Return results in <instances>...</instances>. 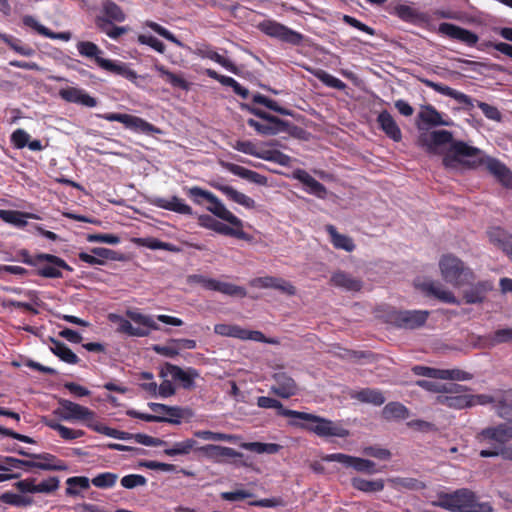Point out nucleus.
<instances>
[{
    "label": "nucleus",
    "instance_id": "obj_1",
    "mask_svg": "<svg viewBox=\"0 0 512 512\" xmlns=\"http://www.w3.org/2000/svg\"><path fill=\"white\" fill-rule=\"evenodd\" d=\"M437 495L438 499L432 505L451 512H493L490 503L479 502L476 494L467 488L452 493L439 492Z\"/></svg>",
    "mask_w": 512,
    "mask_h": 512
},
{
    "label": "nucleus",
    "instance_id": "obj_2",
    "mask_svg": "<svg viewBox=\"0 0 512 512\" xmlns=\"http://www.w3.org/2000/svg\"><path fill=\"white\" fill-rule=\"evenodd\" d=\"M77 50L81 56L93 58L96 64L106 71L122 76L132 82L138 78L136 71L131 69L128 64L101 57L103 51L93 42L80 41L77 43Z\"/></svg>",
    "mask_w": 512,
    "mask_h": 512
},
{
    "label": "nucleus",
    "instance_id": "obj_3",
    "mask_svg": "<svg viewBox=\"0 0 512 512\" xmlns=\"http://www.w3.org/2000/svg\"><path fill=\"white\" fill-rule=\"evenodd\" d=\"M286 414L293 415L294 418L297 419L305 420L307 423L299 424V426L313 432L319 437L345 438L350 434L349 430L344 428L339 422H334L327 418L300 411L286 412Z\"/></svg>",
    "mask_w": 512,
    "mask_h": 512
},
{
    "label": "nucleus",
    "instance_id": "obj_4",
    "mask_svg": "<svg viewBox=\"0 0 512 512\" xmlns=\"http://www.w3.org/2000/svg\"><path fill=\"white\" fill-rule=\"evenodd\" d=\"M128 319L117 317L119 320L118 331L131 337H147L152 330H158L156 320L146 314L137 311H127Z\"/></svg>",
    "mask_w": 512,
    "mask_h": 512
},
{
    "label": "nucleus",
    "instance_id": "obj_5",
    "mask_svg": "<svg viewBox=\"0 0 512 512\" xmlns=\"http://www.w3.org/2000/svg\"><path fill=\"white\" fill-rule=\"evenodd\" d=\"M443 279L455 287H461L474 279L473 272L452 255H445L439 262Z\"/></svg>",
    "mask_w": 512,
    "mask_h": 512
},
{
    "label": "nucleus",
    "instance_id": "obj_6",
    "mask_svg": "<svg viewBox=\"0 0 512 512\" xmlns=\"http://www.w3.org/2000/svg\"><path fill=\"white\" fill-rule=\"evenodd\" d=\"M486 155L479 149L468 145L463 141L452 142L449 153L443 158V164L446 167H452L454 161L466 159V163L477 168L484 163Z\"/></svg>",
    "mask_w": 512,
    "mask_h": 512
},
{
    "label": "nucleus",
    "instance_id": "obj_7",
    "mask_svg": "<svg viewBox=\"0 0 512 512\" xmlns=\"http://www.w3.org/2000/svg\"><path fill=\"white\" fill-rule=\"evenodd\" d=\"M188 284H198L202 288L209 291L220 292L229 296H246V290L242 286H237L232 283L222 282L213 278L206 277L202 274H191L187 276Z\"/></svg>",
    "mask_w": 512,
    "mask_h": 512
},
{
    "label": "nucleus",
    "instance_id": "obj_8",
    "mask_svg": "<svg viewBox=\"0 0 512 512\" xmlns=\"http://www.w3.org/2000/svg\"><path fill=\"white\" fill-rule=\"evenodd\" d=\"M429 314L427 310H393L388 314V319L398 328L413 330L422 327Z\"/></svg>",
    "mask_w": 512,
    "mask_h": 512
},
{
    "label": "nucleus",
    "instance_id": "obj_9",
    "mask_svg": "<svg viewBox=\"0 0 512 512\" xmlns=\"http://www.w3.org/2000/svg\"><path fill=\"white\" fill-rule=\"evenodd\" d=\"M99 118L105 119L110 122H120L127 129H130L135 132H141L144 134H153L160 133V129L152 125L151 123L145 121L144 119L130 115V114H122V113H105V114H97Z\"/></svg>",
    "mask_w": 512,
    "mask_h": 512
},
{
    "label": "nucleus",
    "instance_id": "obj_10",
    "mask_svg": "<svg viewBox=\"0 0 512 512\" xmlns=\"http://www.w3.org/2000/svg\"><path fill=\"white\" fill-rule=\"evenodd\" d=\"M259 29L270 37L277 38L292 45H299L304 39V36L301 33L272 20H265L261 22L259 24Z\"/></svg>",
    "mask_w": 512,
    "mask_h": 512
},
{
    "label": "nucleus",
    "instance_id": "obj_11",
    "mask_svg": "<svg viewBox=\"0 0 512 512\" xmlns=\"http://www.w3.org/2000/svg\"><path fill=\"white\" fill-rule=\"evenodd\" d=\"M38 259H40V266H36L37 275L44 278H62L61 269L70 272L73 270L62 258L52 254L39 253Z\"/></svg>",
    "mask_w": 512,
    "mask_h": 512
},
{
    "label": "nucleus",
    "instance_id": "obj_12",
    "mask_svg": "<svg viewBox=\"0 0 512 512\" xmlns=\"http://www.w3.org/2000/svg\"><path fill=\"white\" fill-rule=\"evenodd\" d=\"M58 403L60 408L54 413L58 414L65 421H88L95 418V413L85 406L67 399H59Z\"/></svg>",
    "mask_w": 512,
    "mask_h": 512
},
{
    "label": "nucleus",
    "instance_id": "obj_13",
    "mask_svg": "<svg viewBox=\"0 0 512 512\" xmlns=\"http://www.w3.org/2000/svg\"><path fill=\"white\" fill-rule=\"evenodd\" d=\"M199 225L201 227L211 229L219 234L225 235V236H231L235 237L241 240H248L249 235L242 230V228H233L230 227L216 219H214L212 216L203 214L198 217Z\"/></svg>",
    "mask_w": 512,
    "mask_h": 512
},
{
    "label": "nucleus",
    "instance_id": "obj_14",
    "mask_svg": "<svg viewBox=\"0 0 512 512\" xmlns=\"http://www.w3.org/2000/svg\"><path fill=\"white\" fill-rule=\"evenodd\" d=\"M478 435L481 441L493 443L497 447L502 446L512 439V422L485 428Z\"/></svg>",
    "mask_w": 512,
    "mask_h": 512
},
{
    "label": "nucleus",
    "instance_id": "obj_15",
    "mask_svg": "<svg viewBox=\"0 0 512 512\" xmlns=\"http://www.w3.org/2000/svg\"><path fill=\"white\" fill-rule=\"evenodd\" d=\"M161 377L170 375L174 381H180L184 389H192L195 387V378L199 377V373L194 368L186 370L171 363H166L160 373Z\"/></svg>",
    "mask_w": 512,
    "mask_h": 512
},
{
    "label": "nucleus",
    "instance_id": "obj_16",
    "mask_svg": "<svg viewBox=\"0 0 512 512\" xmlns=\"http://www.w3.org/2000/svg\"><path fill=\"white\" fill-rule=\"evenodd\" d=\"M420 81L428 88L433 89L435 92L442 94L444 96L453 98L455 101H457L459 104H462L464 108L466 109H472L474 107V101L473 99L466 95L463 92H460L456 89H453L447 85L434 82L432 80H429L427 78H422Z\"/></svg>",
    "mask_w": 512,
    "mask_h": 512
},
{
    "label": "nucleus",
    "instance_id": "obj_17",
    "mask_svg": "<svg viewBox=\"0 0 512 512\" xmlns=\"http://www.w3.org/2000/svg\"><path fill=\"white\" fill-rule=\"evenodd\" d=\"M274 384L271 391L281 398H290L297 394L298 386L295 380L286 372L280 370L272 376Z\"/></svg>",
    "mask_w": 512,
    "mask_h": 512
},
{
    "label": "nucleus",
    "instance_id": "obj_18",
    "mask_svg": "<svg viewBox=\"0 0 512 512\" xmlns=\"http://www.w3.org/2000/svg\"><path fill=\"white\" fill-rule=\"evenodd\" d=\"M439 32L467 46H474L479 39L474 32L448 22H443L439 25Z\"/></svg>",
    "mask_w": 512,
    "mask_h": 512
},
{
    "label": "nucleus",
    "instance_id": "obj_19",
    "mask_svg": "<svg viewBox=\"0 0 512 512\" xmlns=\"http://www.w3.org/2000/svg\"><path fill=\"white\" fill-rule=\"evenodd\" d=\"M193 53L200 58H207V59H210V60L218 63L219 65H221L222 67H224L225 69H227L228 71H230L234 74L238 73V68L231 60H229V59L223 57L222 55H220L219 53H217L212 48V46H210L208 44H204V43L197 44Z\"/></svg>",
    "mask_w": 512,
    "mask_h": 512
},
{
    "label": "nucleus",
    "instance_id": "obj_20",
    "mask_svg": "<svg viewBox=\"0 0 512 512\" xmlns=\"http://www.w3.org/2000/svg\"><path fill=\"white\" fill-rule=\"evenodd\" d=\"M487 170L506 188L512 187V172L498 159L486 156L484 163Z\"/></svg>",
    "mask_w": 512,
    "mask_h": 512
},
{
    "label": "nucleus",
    "instance_id": "obj_21",
    "mask_svg": "<svg viewBox=\"0 0 512 512\" xmlns=\"http://www.w3.org/2000/svg\"><path fill=\"white\" fill-rule=\"evenodd\" d=\"M59 96L69 103H76L86 107H95L96 98L87 94L83 89L76 87H66L59 90Z\"/></svg>",
    "mask_w": 512,
    "mask_h": 512
},
{
    "label": "nucleus",
    "instance_id": "obj_22",
    "mask_svg": "<svg viewBox=\"0 0 512 512\" xmlns=\"http://www.w3.org/2000/svg\"><path fill=\"white\" fill-rule=\"evenodd\" d=\"M453 135L447 130H435L429 134H421L419 143L421 146L426 147L427 151L432 153L435 148L447 143L452 144Z\"/></svg>",
    "mask_w": 512,
    "mask_h": 512
},
{
    "label": "nucleus",
    "instance_id": "obj_23",
    "mask_svg": "<svg viewBox=\"0 0 512 512\" xmlns=\"http://www.w3.org/2000/svg\"><path fill=\"white\" fill-rule=\"evenodd\" d=\"M208 202L210 203L206 209L214 214L216 217L228 222L234 227L242 228L243 222L237 216H235L231 211H229L225 205L212 193V198H209Z\"/></svg>",
    "mask_w": 512,
    "mask_h": 512
},
{
    "label": "nucleus",
    "instance_id": "obj_24",
    "mask_svg": "<svg viewBox=\"0 0 512 512\" xmlns=\"http://www.w3.org/2000/svg\"><path fill=\"white\" fill-rule=\"evenodd\" d=\"M418 287L427 295L433 296L441 302L448 304H458L453 293L443 287L439 282L427 281L418 285Z\"/></svg>",
    "mask_w": 512,
    "mask_h": 512
},
{
    "label": "nucleus",
    "instance_id": "obj_25",
    "mask_svg": "<svg viewBox=\"0 0 512 512\" xmlns=\"http://www.w3.org/2000/svg\"><path fill=\"white\" fill-rule=\"evenodd\" d=\"M247 124L254 128L258 134L264 136H274L281 132H288L293 135L294 131L298 130V127L292 124H288V126L273 125L272 122H259L253 118H249Z\"/></svg>",
    "mask_w": 512,
    "mask_h": 512
},
{
    "label": "nucleus",
    "instance_id": "obj_26",
    "mask_svg": "<svg viewBox=\"0 0 512 512\" xmlns=\"http://www.w3.org/2000/svg\"><path fill=\"white\" fill-rule=\"evenodd\" d=\"M151 203L158 208L169 210L178 214H193L192 208L177 196H172L170 199L155 197L152 199Z\"/></svg>",
    "mask_w": 512,
    "mask_h": 512
},
{
    "label": "nucleus",
    "instance_id": "obj_27",
    "mask_svg": "<svg viewBox=\"0 0 512 512\" xmlns=\"http://www.w3.org/2000/svg\"><path fill=\"white\" fill-rule=\"evenodd\" d=\"M377 122L382 131L393 141L399 142L402 139V133L394 120L393 116L386 110L379 113Z\"/></svg>",
    "mask_w": 512,
    "mask_h": 512
},
{
    "label": "nucleus",
    "instance_id": "obj_28",
    "mask_svg": "<svg viewBox=\"0 0 512 512\" xmlns=\"http://www.w3.org/2000/svg\"><path fill=\"white\" fill-rule=\"evenodd\" d=\"M330 282L335 287L349 292H357L362 288L361 280L343 271L333 273Z\"/></svg>",
    "mask_w": 512,
    "mask_h": 512
},
{
    "label": "nucleus",
    "instance_id": "obj_29",
    "mask_svg": "<svg viewBox=\"0 0 512 512\" xmlns=\"http://www.w3.org/2000/svg\"><path fill=\"white\" fill-rule=\"evenodd\" d=\"M24 25L31 27L37 31L40 35L50 39H58L63 41H69L72 37L69 31L65 32H53L49 28L39 23L33 16L27 15L23 18Z\"/></svg>",
    "mask_w": 512,
    "mask_h": 512
},
{
    "label": "nucleus",
    "instance_id": "obj_30",
    "mask_svg": "<svg viewBox=\"0 0 512 512\" xmlns=\"http://www.w3.org/2000/svg\"><path fill=\"white\" fill-rule=\"evenodd\" d=\"M492 289L493 283L491 281H480L477 284L472 285L470 288L465 290V301L468 304L481 303L485 299L486 294Z\"/></svg>",
    "mask_w": 512,
    "mask_h": 512
},
{
    "label": "nucleus",
    "instance_id": "obj_31",
    "mask_svg": "<svg viewBox=\"0 0 512 512\" xmlns=\"http://www.w3.org/2000/svg\"><path fill=\"white\" fill-rule=\"evenodd\" d=\"M199 451H201L204 455H206L208 458L213 459L215 461H220L222 458L226 457H243V454L236 451L235 449L231 447H225L220 445H213L208 444L205 446H202L199 448Z\"/></svg>",
    "mask_w": 512,
    "mask_h": 512
},
{
    "label": "nucleus",
    "instance_id": "obj_32",
    "mask_svg": "<svg viewBox=\"0 0 512 512\" xmlns=\"http://www.w3.org/2000/svg\"><path fill=\"white\" fill-rule=\"evenodd\" d=\"M294 176L307 187L308 193L313 194L319 198L325 197L327 193L325 186L314 177H312L308 172L305 170H297L294 173Z\"/></svg>",
    "mask_w": 512,
    "mask_h": 512
},
{
    "label": "nucleus",
    "instance_id": "obj_33",
    "mask_svg": "<svg viewBox=\"0 0 512 512\" xmlns=\"http://www.w3.org/2000/svg\"><path fill=\"white\" fill-rule=\"evenodd\" d=\"M490 242L501 248L512 259V236L500 227L491 228L488 231Z\"/></svg>",
    "mask_w": 512,
    "mask_h": 512
},
{
    "label": "nucleus",
    "instance_id": "obj_34",
    "mask_svg": "<svg viewBox=\"0 0 512 512\" xmlns=\"http://www.w3.org/2000/svg\"><path fill=\"white\" fill-rule=\"evenodd\" d=\"M49 340L52 343L50 346V351L61 361L68 364L79 363V357L64 342H61L52 337Z\"/></svg>",
    "mask_w": 512,
    "mask_h": 512
},
{
    "label": "nucleus",
    "instance_id": "obj_35",
    "mask_svg": "<svg viewBox=\"0 0 512 512\" xmlns=\"http://www.w3.org/2000/svg\"><path fill=\"white\" fill-rule=\"evenodd\" d=\"M215 188L226 195L231 201L242 205L247 209L255 208V201L251 197L237 191L232 186L217 184L215 185Z\"/></svg>",
    "mask_w": 512,
    "mask_h": 512
},
{
    "label": "nucleus",
    "instance_id": "obj_36",
    "mask_svg": "<svg viewBox=\"0 0 512 512\" xmlns=\"http://www.w3.org/2000/svg\"><path fill=\"white\" fill-rule=\"evenodd\" d=\"M226 169L230 171L232 174L239 176L249 182L258 184V185H265L267 183V178L255 171L249 170L243 166L234 164V163H227L225 165Z\"/></svg>",
    "mask_w": 512,
    "mask_h": 512
},
{
    "label": "nucleus",
    "instance_id": "obj_37",
    "mask_svg": "<svg viewBox=\"0 0 512 512\" xmlns=\"http://www.w3.org/2000/svg\"><path fill=\"white\" fill-rule=\"evenodd\" d=\"M110 20H107L105 16H96L95 17V25L96 27L103 33H105L109 38L116 40L123 34L129 31L128 27L125 26H115Z\"/></svg>",
    "mask_w": 512,
    "mask_h": 512
},
{
    "label": "nucleus",
    "instance_id": "obj_38",
    "mask_svg": "<svg viewBox=\"0 0 512 512\" xmlns=\"http://www.w3.org/2000/svg\"><path fill=\"white\" fill-rule=\"evenodd\" d=\"M382 416L387 421H398L409 418L410 412L400 402H389L382 409Z\"/></svg>",
    "mask_w": 512,
    "mask_h": 512
},
{
    "label": "nucleus",
    "instance_id": "obj_39",
    "mask_svg": "<svg viewBox=\"0 0 512 512\" xmlns=\"http://www.w3.org/2000/svg\"><path fill=\"white\" fill-rule=\"evenodd\" d=\"M351 398L362 403H368L375 406H381L385 402V397L378 389L363 388L351 394Z\"/></svg>",
    "mask_w": 512,
    "mask_h": 512
},
{
    "label": "nucleus",
    "instance_id": "obj_40",
    "mask_svg": "<svg viewBox=\"0 0 512 512\" xmlns=\"http://www.w3.org/2000/svg\"><path fill=\"white\" fill-rule=\"evenodd\" d=\"M351 485L354 489L364 493L381 492L385 487L383 479L366 480L361 477H354L351 479Z\"/></svg>",
    "mask_w": 512,
    "mask_h": 512
},
{
    "label": "nucleus",
    "instance_id": "obj_41",
    "mask_svg": "<svg viewBox=\"0 0 512 512\" xmlns=\"http://www.w3.org/2000/svg\"><path fill=\"white\" fill-rule=\"evenodd\" d=\"M437 404L444 405L452 409L470 408L469 394H457L455 396H436Z\"/></svg>",
    "mask_w": 512,
    "mask_h": 512
},
{
    "label": "nucleus",
    "instance_id": "obj_42",
    "mask_svg": "<svg viewBox=\"0 0 512 512\" xmlns=\"http://www.w3.org/2000/svg\"><path fill=\"white\" fill-rule=\"evenodd\" d=\"M326 231L331 237V242L333 246L337 249H342L347 252H352L355 248V244L353 240L343 234L338 233L337 229L333 225H327Z\"/></svg>",
    "mask_w": 512,
    "mask_h": 512
},
{
    "label": "nucleus",
    "instance_id": "obj_43",
    "mask_svg": "<svg viewBox=\"0 0 512 512\" xmlns=\"http://www.w3.org/2000/svg\"><path fill=\"white\" fill-rule=\"evenodd\" d=\"M306 70L328 87L340 91L344 90L347 87V85L342 80L334 77L325 70L318 68H307Z\"/></svg>",
    "mask_w": 512,
    "mask_h": 512
},
{
    "label": "nucleus",
    "instance_id": "obj_44",
    "mask_svg": "<svg viewBox=\"0 0 512 512\" xmlns=\"http://www.w3.org/2000/svg\"><path fill=\"white\" fill-rule=\"evenodd\" d=\"M28 218H37L33 214L16 211V210H0V219L6 223L13 224L17 227L27 225Z\"/></svg>",
    "mask_w": 512,
    "mask_h": 512
},
{
    "label": "nucleus",
    "instance_id": "obj_45",
    "mask_svg": "<svg viewBox=\"0 0 512 512\" xmlns=\"http://www.w3.org/2000/svg\"><path fill=\"white\" fill-rule=\"evenodd\" d=\"M0 39L5 44H7L12 50H14L16 53L22 56L31 57L35 54V50L31 46L22 44V41L20 39L14 38L11 35L1 33Z\"/></svg>",
    "mask_w": 512,
    "mask_h": 512
},
{
    "label": "nucleus",
    "instance_id": "obj_46",
    "mask_svg": "<svg viewBox=\"0 0 512 512\" xmlns=\"http://www.w3.org/2000/svg\"><path fill=\"white\" fill-rule=\"evenodd\" d=\"M240 108L262 119L264 122H272L273 125L288 126V124H290L289 122L284 121L277 116L271 115L266 111L260 108H256L248 103H241Z\"/></svg>",
    "mask_w": 512,
    "mask_h": 512
},
{
    "label": "nucleus",
    "instance_id": "obj_47",
    "mask_svg": "<svg viewBox=\"0 0 512 512\" xmlns=\"http://www.w3.org/2000/svg\"><path fill=\"white\" fill-rule=\"evenodd\" d=\"M98 16H105L111 22H123L126 18L123 10L113 1L107 0L102 4L101 14Z\"/></svg>",
    "mask_w": 512,
    "mask_h": 512
},
{
    "label": "nucleus",
    "instance_id": "obj_48",
    "mask_svg": "<svg viewBox=\"0 0 512 512\" xmlns=\"http://www.w3.org/2000/svg\"><path fill=\"white\" fill-rule=\"evenodd\" d=\"M418 117L423 122L433 125V126H438V125L449 126L450 125V122L443 120L442 115L431 105L426 106L418 114Z\"/></svg>",
    "mask_w": 512,
    "mask_h": 512
},
{
    "label": "nucleus",
    "instance_id": "obj_49",
    "mask_svg": "<svg viewBox=\"0 0 512 512\" xmlns=\"http://www.w3.org/2000/svg\"><path fill=\"white\" fill-rule=\"evenodd\" d=\"M242 447L257 454H276L281 449L279 444L262 442H247L243 443Z\"/></svg>",
    "mask_w": 512,
    "mask_h": 512
},
{
    "label": "nucleus",
    "instance_id": "obj_50",
    "mask_svg": "<svg viewBox=\"0 0 512 512\" xmlns=\"http://www.w3.org/2000/svg\"><path fill=\"white\" fill-rule=\"evenodd\" d=\"M197 444L194 439H186L181 442H176L170 448L164 450L165 455L173 457L177 455H188Z\"/></svg>",
    "mask_w": 512,
    "mask_h": 512
},
{
    "label": "nucleus",
    "instance_id": "obj_51",
    "mask_svg": "<svg viewBox=\"0 0 512 512\" xmlns=\"http://www.w3.org/2000/svg\"><path fill=\"white\" fill-rule=\"evenodd\" d=\"M257 405L260 408L276 409L278 411V415H281L284 417L294 418L293 415L286 414V412H296L295 410H290V409L284 408L282 403L279 400L271 398V397H267V396L258 397Z\"/></svg>",
    "mask_w": 512,
    "mask_h": 512
},
{
    "label": "nucleus",
    "instance_id": "obj_52",
    "mask_svg": "<svg viewBox=\"0 0 512 512\" xmlns=\"http://www.w3.org/2000/svg\"><path fill=\"white\" fill-rule=\"evenodd\" d=\"M252 100L254 103L264 105L266 108H268L274 112H277L281 115H286V116L293 115V112L291 110L279 106L275 100L270 99L260 93L254 94L252 97Z\"/></svg>",
    "mask_w": 512,
    "mask_h": 512
},
{
    "label": "nucleus",
    "instance_id": "obj_53",
    "mask_svg": "<svg viewBox=\"0 0 512 512\" xmlns=\"http://www.w3.org/2000/svg\"><path fill=\"white\" fill-rule=\"evenodd\" d=\"M89 427H91L94 431L106 435L108 437H112L119 440H132V434L125 431H120L114 428H110L106 425L97 423V424H89Z\"/></svg>",
    "mask_w": 512,
    "mask_h": 512
},
{
    "label": "nucleus",
    "instance_id": "obj_54",
    "mask_svg": "<svg viewBox=\"0 0 512 512\" xmlns=\"http://www.w3.org/2000/svg\"><path fill=\"white\" fill-rule=\"evenodd\" d=\"M496 410L498 415L512 422V394L505 393L500 399L497 400Z\"/></svg>",
    "mask_w": 512,
    "mask_h": 512
},
{
    "label": "nucleus",
    "instance_id": "obj_55",
    "mask_svg": "<svg viewBox=\"0 0 512 512\" xmlns=\"http://www.w3.org/2000/svg\"><path fill=\"white\" fill-rule=\"evenodd\" d=\"M487 346L494 347L502 343H512V327L498 329L486 337Z\"/></svg>",
    "mask_w": 512,
    "mask_h": 512
},
{
    "label": "nucleus",
    "instance_id": "obj_56",
    "mask_svg": "<svg viewBox=\"0 0 512 512\" xmlns=\"http://www.w3.org/2000/svg\"><path fill=\"white\" fill-rule=\"evenodd\" d=\"M0 501L16 507L30 506L33 504V499L31 497L15 494L12 492H5L1 494Z\"/></svg>",
    "mask_w": 512,
    "mask_h": 512
},
{
    "label": "nucleus",
    "instance_id": "obj_57",
    "mask_svg": "<svg viewBox=\"0 0 512 512\" xmlns=\"http://www.w3.org/2000/svg\"><path fill=\"white\" fill-rule=\"evenodd\" d=\"M214 332L221 336L233 337L242 340L244 329L238 325L216 324Z\"/></svg>",
    "mask_w": 512,
    "mask_h": 512
},
{
    "label": "nucleus",
    "instance_id": "obj_58",
    "mask_svg": "<svg viewBox=\"0 0 512 512\" xmlns=\"http://www.w3.org/2000/svg\"><path fill=\"white\" fill-rule=\"evenodd\" d=\"M118 479V475L112 472H104L96 475L91 483L97 488L107 489L113 487Z\"/></svg>",
    "mask_w": 512,
    "mask_h": 512
},
{
    "label": "nucleus",
    "instance_id": "obj_59",
    "mask_svg": "<svg viewBox=\"0 0 512 512\" xmlns=\"http://www.w3.org/2000/svg\"><path fill=\"white\" fill-rule=\"evenodd\" d=\"M261 159L277 163L281 166H289L292 162V158L278 150L263 151Z\"/></svg>",
    "mask_w": 512,
    "mask_h": 512
},
{
    "label": "nucleus",
    "instance_id": "obj_60",
    "mask_svg": "<svg viewBox=\"0 0 512 512\" xmlns=\"http://www.w3.org/2000/svg\"><path fill=\"white\" fill-rule=\"evenodd\" d=\"M68 487L66 489V493L68 495H78V491L75 487H79L81 489H88L90 487V480L84 476H74L70 477L66 481Z\"/></svg>",
    "mask_w": 512,
    "mask_h": 512
},
{
    "label": "nucleus",
    "instance_id": "obj_61",
    "mask_svg": "<svg viewBox=\"0 0 512 512\" xmlns=\"http://www.w3.org/2000/svg\"><path fill=\"white\" fill-rule=\"evenodd\" d=\"M33 459L38 460L37 462L48 463L53 467H58L53 469H44L45 471H63L67 468L62 461L57 460V458L50 453L34 454Z\"/></svg>",
    "mask_w": 512,
    "mask_h": 512
},
{
    "label": "nucleus",
    "instance_id": "obj_62",
    "mask_svg": "<svg viewBox=\"0 0 512 512\" xmlns=\"http://www.w3.org/2000/svg\"><path fill=\"white\" fill-rule=\"evenodd\" d=\"M353 469L357 472L370 475L380 472V470L376 468V464L373 461L360 457L354 458Z\"/></svg>",
    "mask_w": 512,
    "mask_h": 512
},
{
    "label": "nucleus",
    "instance_id": "obj_63",
    "mask_svg": "<svg viewBox=\"0 0 512 512\" xmlns=\"http://www.w3.org/2000/svg\"><path fill=\"white\" fill-rule=\"evenodd\" d=\"M146 26L151 28L158 35H160L163 38L167 39L168 41L174 43L175 45H177L179 47L184 46V44L178 38H176L168 29L159 25L158 23L153 22V21H147Z\"/></svg>",
    "mask_w": 512,
    "mask_h": 512
},
{
    "label": "nucleus",
    "instance_id": "obj_64",
    "mask_svg": "<svg viewBox=\"0 0 512 512\" xmlns=\"http://www.w3.org/2000/svg\"><path fill=\"white\" fill-rule=\"evenodd\" d=\"M185 190L187 192V195L193 200V202L198 205L203 204V201L208 202L209 198H212V192L204 190L198 186L186 188Z\"/></svg>",
    "mask_w": 512,
    "mask_h": 512
}]
</instances>
